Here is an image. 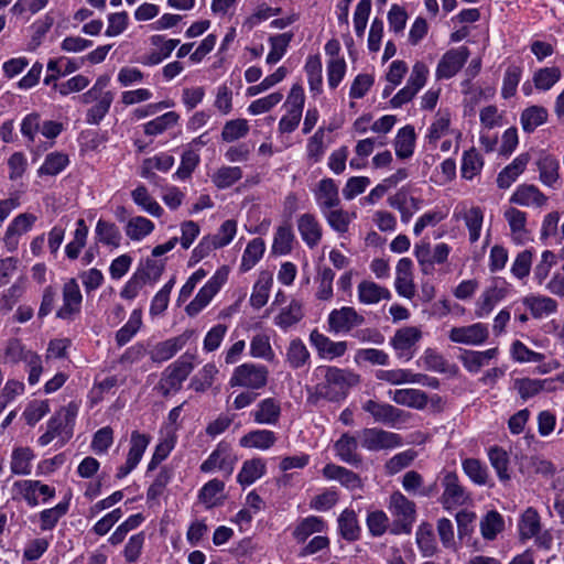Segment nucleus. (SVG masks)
Masks as SVG:
<instances>
[{
	"instance_id": "1",
	"label": "nucleus",
	"mask_w": 564,
	"mask_h": 564,
	"mask_svg": "<svg viewBox=\"0 0 564 564\" xmlns=\"http://www.w3.org/2000/svg\"><path fill=\"white\" fill-rule=\"evenodd\" d=\"M314 377L318 380L315 387L316 394L329 401L346 398L350 388L360 380L357 373L334 366L317 367Z\"/></svg>"
},
{
	"instance_id": "2",
	"label": "nucleus",
	"mask_w": 564,
	"mask_h": 564,
	"mask_svg": "<svg viewBox=\"0 0 564 564\" xmlns=\"http://www.w3.org/2000/svg\"><path fill=\"white\" fill-rule=\"evenodd\" d=\"M78 411L79 405L76 402H69L66 406L61 408L47 422V430L39 437V444L46 446L57 440L59 447L65 445L73 436Z\"/></svg>"
},
{
	"instance_id": "3",
	"label": "nucleus",
	"mask_w": 564,
	"mask_h": 564,
	"mask_svg": "<svg viewBox=\"0 0 564 564\" xmlns=\"http://www.w3.org/2000/svg\"><path fill=\"white\" fill-rule=\"evenodd\" d=\"M387 508L393 517L390 533L394 535L409 534L416 520V505L401 491L390 495Z\"/></svg>"
},
{
	"instance_id": "4",
	"label": "nucleus",
	"mask_w": 564,
	"mask_h": 564,
	"mask_svg": "<svg viewBox=\"0 0 564 564\" xmlns=\"http://www.w3.org/2000/svg\"><path fill=\"white\" fill-rule=\"evenodd\" d=\"M13 500L24 501L29 507L35 508L46 503L55 497V488L40 480L22 479L13 482L11 487Z\"/></svg>"
},
{
	"instance_id": "5",
	"label": "nucleus",
	"mask_w": 564,
	"mask_h": 564,
	"mask_svg": "<svg viewBox=\"0 0 564 564\" xmlns=\"http://www.w3.org/2000/svg\"><path fill=\"white\" fill-rule=\"evenodd\" d=\"M305 104L304 88L300 84H294L283 104L285 113L279 121V130L281 133H291L300 124Z\"/></svg>"
},
{
	"instance_id": "6",
	"label": "nucleus",
	"mask_w": 564,
	"mask_h": 564,
	"mask_svg": "<svg viewBox=\"0 0 564 564\" xmlns=\"http://www.w3.org/2000/svg\"><path fill=\"white\" fill-rule=\"evenodd\" d=\"M193 355L185 354L171 364L163 372L159 389L164 395L176 392L194 369Z\"/></svg>"
},
{
	"instance_id": "7",
	"label": "nucleus",
	"mask_w": 564,
	"mask_h": 564,
	"mask_svg": "<svg viewBox=\"0 0 564 564\" xmlns=\"http://www.w3.org/2000/svg\"><path fill=\"white\" fill-rule=\"evenodd\" d=\"M358 440L367 451H390L403 445L402 436L398 433L379 427H366L358 432Z\"/></svg>"
},
{
	"instance_id": "8",
	"label": "nucleus",
	"mask_w": 564,
	"mask_h": 564,
	"mask_svg": "<svg viewBox=\"0 0 564 564\" xmlns=\"http://www.w3.org/2000/svg\"><path fill=\"white\" fill-rule=\"evenodd\" d=\"M451 250L445 242H440L432 248L429 241L421 240L414 245L413 253L422 273L432 274L435 264H443L447 261Z\"/></svg>"
},
{
	"instance_id": "9",
	"label": "nucleus",
	"mask_w": 564,
	"mask_h": 564,
	"mask_svg": "<svg viewBox=\"0 0 564 564\" xmlns=\"http://www.w3.org/2000/svg\"><path fill=\"white\" fill-rule=\"evenodd\" d=\"M229 270L221 267L214 275L199 289L194 300L185 307V312L189 316L200 313L220 291L228 280Z\"/></svg>"
},
{
	"instance_id": "10",
	"label": "nucleus",
	"mask_w": 564,
	"mask_h": 564,
	"mask_svg": "<svg viewBox=\"0 0 564 564\" xmlns=\"http://www.w3.org/2000/svg\"><path fill=\"white\" fill-rule=\"evenodd\" d=\"M503 219L507 223L510 240L517 246L532 241V230L529 226L528 213L508 205L503 208Z\"/></svg>"
},
{
	"instance_id": "11",
	"label": "nucleus",
	"mask_w": 564,
	"mask_h": 564,
	"mask_svg": "<svg viewBox=\"0 0 564 564\" xmlns=\"http://www.w3.org/2000/svg\"><path fill=\"white\" fill-rule=\"evenodd\" d=\"M422 339V330L416 326H404L395 330L390 338V346L393 348L398 359L411 360L416 354L417 344Z\"/></svg>"
},
{
	"instance_id": "12",
	"label": "nucleus",
	"mask_w": 564,
	"mask_h": 564,
	"mask_svg": "<svg viewBox=\"0 0 564 564\" xmlns=\"http://www.w3.org/2000/svg\"><path fill=\"white\" fill-rule=\"evenodd\" d=\"M443 494L441 503L446 510H454L465 506L470 501V496L466 488L460 484L458 475L454 471H446L442 478Z\"/></svg>"
},
{
	"instance_id": "13",
	"label": "nucleus",
	"mask_w": 564,
	"mask_h": 564,
	"mask_svg": "<svg viewBox=\"0 0 564 564\" xmlns=\"http://www.w3.org/2000/svg\"><path fill=\"white\" fill-rule=\"evenodd\" d=\"M362 410L369 413L375 422L395 427L403 424L410 417V413L395 408L389 403H381L375 400H367L362 403Z\"/></svg>"
},
{
	"instance_id": "14",
	"label": "nucleus",
	"mask_w": 564,
	"mask_h": 564,
	"mask_svg": "<svg viewBox=\"0 0 564 564\" xmlns=\"http://www.w3.org/2000/svg\"><path fill=\"white\" fill-rule=\"evenodd\" d=\"M151 436L139 431H132L129 442V451L127 453L126 462L121 465L116 474L118 479L126 478L141 462L143 454L145 453Z\"/></svg>"
},
{
	"instance_id": "15",
	"label": "nucleus",
	"mask_w": 564,
	"mask_h": 564,
	"mask_svg": "<svg viewBox=\"0 0 564 564\" xmlns=\"http://www.w3.org/2000/svg\"><path fill=\"white\" fill-rule=\"evenodd\" d=\"M364 323L365 317L351 306L335 308L327 317L328 332L332 334H348Z\"/></svg>"
},
{
	"instance_id": "16",
	"label": "nucleus",
	"mask_w": 564,
	"mask_h": 564,
	"mask_svg": "<svg viewBox=\"0 0 564 564\" xmlns=\"http://www.w3.org/2000/svg\"><path fill=\"white\" fill-rule=\"evenodd\" d=\"M489 337V328L484 323H474L466 326H455L448 332L452 343L466 346H481Z\"/></svg>"
},
{
	"instance_id": "17",
	"label": "nucleus",
	"mask_w": 564,
	"mask_h": 564,
	"mask_svg": "<svg viewBox=\"0 0 564 564\" xmlns=\"http://www.w3.org/2000/svg\"><path fill=\"white\" fill-rule=\"evenodd\" d=\"M469 57L466 46H459L447 51L440 59L436 69V79H449L454 77L465 65Z\"/></svg>"
},
{
	"instance_id": "18",
	"label": "nucleus",
	"mask_w": 564,
	"mask_h": 564,
	"mask_svg": "<svg viewBox=\"0 0 564 564\" xmlns=\"http://www.w3.org/2000/svg\"><path fill=\"white\" fill-rule=\"evenodd\" d=\"M549 197L534 184L523 183L516 187L509 197L512 205L541 209L547 205Z\"/></svg>"
},
{
	"instance_id": "19",
	"label": "nucleus",
	"mask_w": 564,
	"mask_h": 564,
	"mask_svg": "<svg viewBox=\"0 0 564 564\" xmlns=\"http://www.w3.org/2000/svg\"><path fill=\"white\" fill-rule=\"evenodd\" d=\"M508 294V286L505 281L496 280L478 297L475 304V315L478 318L487 317L495 306Z\"/></svg>"
},
{
	"instance_id": "20",
	"label": "nucleus",
	"mask_w": 564,
	"mask_h": 564,
	"mask_svg": "<svg viewBox=\"0 0 564 564\" xmlns=\"http://www.w3.org/2000/svg\"><path fill=\"white\" fill-rule=\"evenodd\" d=\"M310 343L321 359L334 360L344 356L348 349L347 341H334L318 329L310 334Z\"/></svg>"
},
{
	"instance_id": "21",
	"label": "nucleus",
	"mask_w": 564,
	"mask_h": 564,
	"mask_svg": "<svg viewBox=\"0 0 564 564\" xmlns=\"http://www.w3.org/2000/svg\"><path fill=\"white\" fill-rule=\"evenodd\" d=\"M236 230V223L232 220H226L216 235L202 239L198 246L194 249L193 256L202 259L210 250L227 246L234 239Z\"/></svg>"
},
{
	"instance_id": "22",
	"label": "nucleus",
	"mask_w": 564,
	"mask_h": 564,
	"mask_svg": "<svg viewBox=\"0 0 564 564\" xmlns=\"http://www.w3.org/2000/svg\"><path fill=\"white\" fill-rule=\"evenodd\" d=\"M83 302V295L79 285L75 279H69L63 285V305L57 310L56 316L62 319H68L79 313Z\"/></svg>"
},
{
	"instance_id": "23",
	"label": "nucleus",
	"mask_w": 564,
	"mask_h": 564,
	"mask_svg": "<svg viewBox=\"0 0 564 564\" xmlns=\"http://www.w3.org/2000/svg\"><path fill=\"white\" fill-rule=\"evenodd\" d=\"M247 365H240L229 380V397L227 403L236 410L247 406Z\"/></svg>"
},
{
	"instance_id": "24",
	"label": "nucleus",
	"mask_w": 564,
	"mask_h": 564,
	"mask_svg": "<svg viewBox=\"0 0 564 564\" xmlns=\"http://www.w3.org/2000/svg\"><path fill=\"white\" fill-rule=\"evenodd\" d=\"M236 457L231 453V448L220 443L209 457L200 465V470L209 473L216 469L230 474L234 470Z\"/></svg>"
},
{
	"instance_id": "25",
	"label": "nucleus",
	"mask_w": 564,
	"mask_h": 564,
	"mask_svg": "<svg viewBox=\"0 0 564 564\" xmlns=\"http://www.w3.org/2000/svg\"><path fill=\"white\" fill-rule=\"evenodd\" d=\"M296 225L302 240L308 248L313 249L321 242L323 228L315 215H300Z\"/></svg>"
},
{
	"instance_id": "26",
	"label": "nucleus",
	"mask_w": 564,
	"mask_h": 564,
	"mask_svg": "<svg viewBox=\"0 0 564 564\" xmlns=\"http://www.w3.org/2000/svg\"><path fill=\"white\" fill-rule=\"evenodd\" d=\"M388 395L394 403L415 410H424L429 403V395L420 389L404 388L390 390Z\"/></svg>"
},
{
	"instance_id": "27",
	"label": "nucleus",
	"mask_w": 564,
	"mask_h": 564,
	"mask_svg": "<svg viewBox=\"0 0 564 564\" xmlns=\"http://www.w3.org/2000/svg\"><path fill=\"white\" fill-rule=\"evenodd\" d=\"M357 296L360 304L376 305L392 297L390 290L371 280H362L357 285Z\"/></svg>"
},
{
	"instance_id": "28",
	"label": "nucleus",
	"mask_w": 564,
	"mask_h": 564,
	"mask_svg": "<svg viewBox=\"0 0 564 564\" xmlns=\"http://www.w3.org/2000/svg\"><path fill=\"white\" fill-rule=\"evenodd\" d=\"M451 120L452 116L448 110H440L436 113V117L432 124L429 128L426 138L430 143H435L441 138L447 134H454L457 141L462 138V132L459 130L451 129ZM458 149V143L456 144L455 151Z\"/></svg>"
},
{
	"instance_id": "29",
	"label": "nucleus",
	"mask_w": 564,
	"mask_h": 564,
	"mask_svg": "<svg viewBox=\"0 0 564 564\" xmlns=\"http://www.w3.org/2000/svg\"><path fill=\"white\" fill-rule=\"evenodd\" d=\"M189 336V334L184 333L156 344L150 352L151 359L154 362H163L171 359L186 345Z\"/></svg>"
},
{
	"instance_id": "30",
	"label": "nucleus",
	"mask_w": 564,
	"mask_h": 564,
	"mask_svg": "<svg viewBox=\"0 0 564 564\" xmlns=\"http://www.w3.org/2000/svg\"><path fill=\"white\" fill-rule=\"evenodd\" d=\"M528 153L519 154L510 164L502 169L497 176V186L501 189L509 188L518 177L524 172L529 163Z\"/></svg>"
},
{
	"instance_id": "31",
	"label": "nucleus",
	"mask_w": 564,
	"mask_h": 564,
	"mask_svg": "<svg viewBox=\"0 0 564 564\" xmlns=\"http://www.w3.org/2000/svg\"><path fill=\"white\" fill-rule=\"evenodd\" d=\"M315 199L322 213L338 207L340 204L338 186L332 178H324L318 183Z\"/></svg>"
},
{
	"instance_id": "32",
	"label": "nucleus",
	"mask_w": 564,
	"mask_h": 564,
	"mask_svg": "<svg viewBox=\"0 0 564 564\" xmlns=\"http://www.w3.org/2000/svg\"><path fill=\"white\" fill-rule=\"evenodd\" d=\"M258 424L274 425L281 414L280 402L274 398L261 400L251 412Z\"/></svg>"
},
{
	"instance_id": "33",
	"label": "nucleus",
	"mask_w": 564,
	"mask_h": 564,
	"mask_svg": "<svg viewBox=\"0 0 564 564\" xmlns=\"http://www.w3.org/2000/svg\"><path fill=\"white\" fill-rule=\"evenodd\" d=\"M358 442V438L348 433L343 434L334 444L336 456L344 463L359 465L362 459L357 452Z\"/></svg>"
},
{
	"instance_id": "34",
	"label": "nucleus",
	"mask_w": 564,
	"mask_h": 564,
	"mask_svg": "<svg viewBox=\"0 0 564 564\" xmlns=\"http://www.w3.org/2000/svg\"><path fill=\"white\" fill-rule=\"evenodd\" d=\"M498 355V348H489L482 351L466 350L460 356V360L468 372L477 373L482 367L488 366L492 359L497 358Z\"/></svg>"
},
{
	"instance_id": "35",
	"label": "nucleus",
	"mask_w": 564,
	"mask_h": 564,
	"mask_svg": "<svg viewBox=\"0 0 564 564\" xmlns=\"http://www.w3.org/2000/svg\"><path fill=\"white\" fill-rule=\"evenodd\" d=\"M417 364L425 370L437 373H454L456 371V367L449 365L445 357L434 348H426Z\"/></svg>"
},
{
	"instance_id": "36",
	"label": "nucleus",
	"mask_w": 564,
	"mask_h": 564,
	"mask_svg": "<svg viewBox=\"0 0 564 564\" xmlns=\"http://www.w3.org/2000/svg\"><path fill=\"white\" fill-rule=\"evenodd\" d=\"M174 158L165 152L147 158L142 161L140 166V176L145 180H151L155 175V171L166 173L174 165Z\"/></svg>"
},
{
	"instance_id": "37",
	"label": "nucleus",
	"mask_w": 564,
	"mask_h": 564,
	"mask_svg": "<svg viewBox=\"0 0 564 564\" xmlns=\"http://www.w3.org/2000/svg\"><path fill=\"white\" fill-rule=\"evenodd\" d=\"M180 115L176 111H167L142 124L145 135L158 137L178 124Z\"/></svg>"
},
{
	"instance_id": "38",
	"label": "nucleus",
	"mask_w": 564,
	"mask_h": 564,
	"mask_svg": "<svg viewBox=\"0 0 564 564\" xmlns=\"http://www.w3.org/2000/svg\"><path fill=\"white\" fill-rule=\"evenodd\" d=\"M95 237L99 243L112 249L119 248L122 240L119 227L115 223L105 219L97 221Z\"/></svg>"
},
{
	"instance_id": "39",
	"label": "nucleus",
	"mask_w": 564,
	"mask_h": 564,
	"mask_svg": "<svg viewBox=\"0 0 564 564\" xmlns=\"http://www.w3.org/2000/svg\"><path fill=\"white\" fill-rule=\"evenodd\" d=\"M338 531L341 538L352 542L360 538L361 528L355 510L346 508L337 519Z\"/></svg>"
},
{
	"instance_id": "40",
	"label": "nucleus",
	"mask_w": 564,
	"mask_h": 564,
	"mask_svg": "<svg viewBox=\"0 0 564 564\" xmlns=\"http://www.w3.org/2000/svg\"><path fill=\"white\" fill-rule=\"evenodd\" d=\"M458 217L464 219V223L468 229L469 241L471 243L478 241L484 223L482 209L478 206H471L469 208L462 206Z\"/></svg>"
},
{
	"instance_id": "41",
	"label": "nucleus",
	"mask_w": 564,
	"mask_h": 564,
	"mask_svg": "<svg viewBox=\"0 0 564 564\" xmlns=\"http://www.w3.org/2000/svg\"><path fill=\"white\" fill-rule=\"evenodd\" d=\"M35 458L30 447H14L10 459V469L13 475L28 476L32 473V463Z\"/></svg>"
},
{
	"instance_id": "42",
	"label": "nucleus",
	"mask_w": 564,
	"mask_h": 564,
	"mask_svg": "<svg viewBox=\"0 0 564 564\" xmlns=\"http://www.w3.org/2000/svg\"><path fill=\"white\" fill-rule=\"evenodd\" d=\"M133 203L147 214L153 217H161L164 214L163 207L151 196L149 189L143 185H138L131 192Z\"/></svg>"
},
{
	"instance_id": "43",
	"label": "nucleus",
	"mask_w": 564,
	"mask_h": 564,
	"mask_svg": "<svg viewBox=\"0 0 564 564\" xmlns=\"http://www.w3.org/2000/svg\"><path fill=\"white\" fill-rule=\"evenodd\" d=\"M285 359L293 369H300L310 364L311 354L301 338H293L289 343Z\"/></svg>"
},
{
	"instance_id": "44",
	"label": "nucleus",
	"mask_w": 564,
	"mask_h": 564,
	"mask_svg": "<svg viewBox=\"0 0 564 564\" xmlns=\"http://www.w3.org/2000/svg\"><path fill=\"white\" fill-rule=\"evenodd\" d=\"M154 228L152 220L143 216H133L127 221L124 232L130 240L142 241L153 232Z\"/></svg>"
},
{
	"instance_id": "45",
	"label": "nucleus",
	"mask_w": 564,
	"mask_h": 564,
	"mask_svg": "<svg viewBox=\"0 0 564 564\" xmlns=\"http://www.w3.org/2000/svg\"><path fill=\"white\" fill-rule=\"evenodd\" d=\"M415 145L414 128L410 124L399 129L394 139L395 154L400 159L412 156Z\"/></svg>"
},
{
	"instance_id": "46",
	"label": "nucleus",
	"mask_w": 564,
	"mask_h": 564,
	"mask_svg": "<svg viewBox=\"0 0 564 564\" xmlns=\"http://www.w3.org/2000/svg\"><path fill=\"white\" fill-rule=\"evenodd\" d=\"M295 241V235L292 230L291 225L285 224L278 227L273 243H272V253L276 256H285L289 254L293 249V243Z\"/></svg>"
},
{
	"instance_id": "47",
	"label": "nucleus",
	"mask_w": 564,
	"mask_h": 564,
	"mask_svg": "<svg viewBox=\"0 0 564 564\" xmlns=\"http://www.w3.org/2000/svg\"><path fill=\"white\" fill-rule=\"evenodd\" d=\"M325 138L326 133L323 127H319L315 133L308 138L306 143V159L310 164H316L322 161L327 149Z\"/></svg>"
},
{
	"instance_id": "48",
	"label": "nucleus",
	"mask_w": 564,
	"mask_h": 564,
	"mask_svg": "<svg viewBox=\"0 0 564 564\" xmlns=\"http://www.w3.org/2000/svg\"><path fill=\"white\" fill-rule=\"evenodd\" d=\"M479 527L482 538L492 541L503 530L505 521L498 511L491 510L481 518Z\"/></svg>"
},
{
	"instance_id": "49",
	"label": "nucleus",
	"mask_w": 564,
	"mask_h": 564,
	"mask_svg": "<svg viewBox=\"0 0 564 564\" xmlns=\"http://www.w3.org/2000/svg\"><path fill=\"white\" fill-rule=\"evenodd\" d=\"M89 229L83 218L76 221V229L73 239L65 247V253L70 260L78 258L82 249L85 247Z\"/></svg>"
},
{
	"instance_id": "50",
	"label": "nucleus",
	"mask_w": 564,
	"mask_h": 564,
	"mask_svg": "<svg viewBox=\"0 0 564 564\" xmlns=\"http://www.w3.org/2000/svg\"><path fill=\"white\" fill-rule=\"evenodd\" d=\"M273 283V278L270 272H261L253 286V292L250 297V303L254 307H262L267 304L270 290Z\"/></svg>"
},
{
	"instance_id": "51",
	"label": "nucleus",
	"mask_w": 564,
	"mask_h": 564,
	"mask_svg": "<svg viewBox=\"0 0 564 564\" xmlns=\"http://www.w3.org/2000/svg\"><path fill=\"white\" fill-rule=\"evenodd\" d=\"M325 529V521L316 516L302 519L293 530V536L297 542H304L310 535L319 533Z\"/></svg>"
},
{
	"instance_id": "52",
	"label": "nucleus",
	"mask_w": 564,
	"mask_h": 564,
	"mask_svg": "<svg viewBox=\"0 0 564 564\" xmlns=\"http://www.w3.org/2000/svg\"><path fill=\"white\" fill-rule=\"evenodd\" d=\"M488 459L496 470L500 481L510 480L509 474V455L499 446H492L488 449Z\"/></svg>"
},
{
	"instance_id": "53",
	"label": "nucleus",
	"mask_w": 564,
	"mask_h": 564,
	"mask_svg": "<svg viewBox=\"0 0 564 564\" xmlns=\"http://www.w3.org/2000/svg\"><path fill=\"white\" fill-rule=\"evenodd\" d=\"M482 166L484 159L475 148L465 151L462 158V177L473 180L481 172Z\"/></svg>"
},
{
	"instance_id": "54",
	"label": "nucleus",
	"mask_w": 564,
	"mask_h": 564,
	"mask_svg": "<svg viewBox=\"0 0 564 564\" xmlns=\"http://www.w3.org/2000/svg\"><path fill=\"white\" fill-rule=\"evenodd\" d=\"M558 170V161L550 155L538 161L539 180L547 187H553L557 182L560 176Z\"/></svg>"
},
{
	"instance_id": "55",
	"label": "nucleus",
	"mask_w": 564,
	"mask_h": 564,
	"mask_svg": "<svg viewBox=\"0 0 564 564\" xmlns=\"http://www.w3.org/2000/svg\"><path fill=\"white\" fill-rule=\"evenodd\" d=\"M69 163V159L62 152H52L47 154L44 162L37 170L39 176H55L63 172Z\"/></svg>"
},
{
	"instance_id": "56",
	"label": "nucleus",
	"mask_w": 564,
	"mask_h": 564,
	"mask_svg": "<svg viewBox=\"0 0 564 564\" xmlns=\"http://www.w3.org/2000/svg\"><path fill=\"white\" fill-rule=\"evenodd\" d=\"M366 525L369 534L373 538H380L390 532V519L383 510H372L367 513Z\"/></svg>"
},
{
	"instance_id": "57",
	"label": "nucleus",
	"mask_w": 564,
	"mask_h": 564,
	"mask_svg": "<svg viewBox=\"0 0 564 564\" xmlns=\"http://www.w3.org/2000/svg\"><path fill=\"white\" fill-rule=\"evenodd\" d=\"M69 508L68 501L57 503L53 508L44 509L39 513L40 529L48 531L56 527L61 518H63Z\"/></svg>"
},
{
	"instance_id": "58",
	"label": "nucleus",
	"mask_w": 564,
	"mask_h": 564,
	"mask_svg": "<svg viewBox=\"0 0 564 564\" xmlns=\"http://www.w3.org/2000/svg\"><path fill=\"white\" fill-rule=\"evenodd\" d=\"M225 485L218 479L206 482L199 491V500L206 508H213L221 503Z\"/></svg>"
},
{
	"instance_id": "59",
	"label": "nucleus",
	"mask_w": 564,
	"mask_h": 564,
	"mask_svg": "<svg viewBox=\"0 0 564 564\" xmlns=\"http://www.w3.org/2000/svg\"><path fill=\"white\" fill-rule=\"evenodd\" d=\"M112 100L113 95L111 91H106L101 97L95 99V105L86 112V122L89 124H99L109 112Z\"/></svg>"
},
{
	"instance_id": "60",
	"label": "nucleus",
	"mask_w": 564,
	"mask_h": 564,
	"mask_svg": "<svg viewBox=\"0 0 564 564\" xmlns=\"http://www.w3.org/2000/svg\"><path fill=\"white\" fill-rule=\"evenodd\" d=\"M465 475L476 485L485 486L488 482L489 473L487 466L476 458H466L462 462Z\"/></svg>"
},
{
	"instance_id": "61",
	"label": "nucleus",
	"mask_w": 564,
	"mask_h": 564,
	"mask_svg": "<svg viewBox=\"0 0 564 564\" xmlns=\"http://www.w3.org/2000/svg\"><path fill=\"white\" fill-rule=\"evenodd\" d=\"M142 325L141 310H133L128 322L116 333V341L118 346L129 343L138 333Z\"/></svg>"
},
{
	"instance_id": "62",
	"label": "nucleus",
	"mask_w": 564,
	"mask_h": 564,
	"mask_svg": "<svg viewBox=\"0 0 564 564\" xmlns=\"http://www.w3.org/2000/svg\"><path fill=\"white\" fill-rule=\"evenodd\" d=\"M547 119V110L542 106H531L521 113V126L525 132H533Z\"/></svg>"
},
{
	"instance_id": "63",
	"label": "nucleus",
	"mask_w": 564,
	"mask_h": 564,
	"mask_svg": "<svg viewBox=\"0 0 564 564\" xmlns=\"http://www.w3.org/2000/svg\"><path fill=\"white\" fill-rule=\"evenodd\" d=\"M329 227L338 234H345L355 218V214H349L341 208H332L323 213Z\"/></svg>"
},
{
	"instance_id": "64",
	"label": "nucleus",
	"mask_w": 564,
	"mask_h": 564,
	"mask_svg": "<svg viewBox=\"0 0 564 564\" xmlns=\"http://www.w3.org/2000/svg\"><path fill=\"white\" fill-rule=\"evenodd\" d=\"M217 373V366L208 362L192 378L189 387L197 392H204L213 386Z\"/></svg>"
}]
</instances>
